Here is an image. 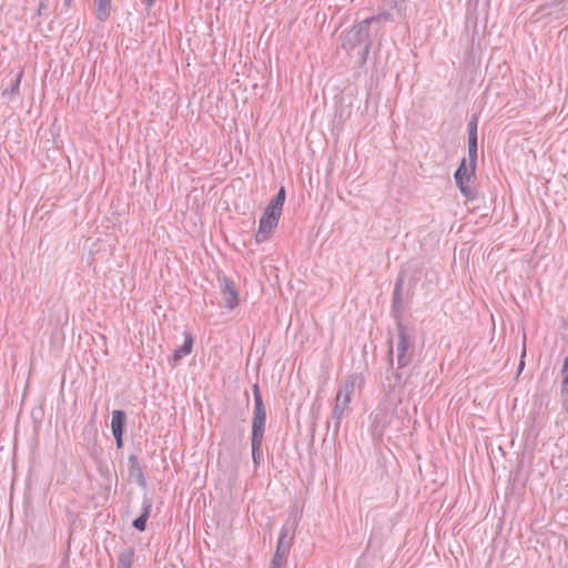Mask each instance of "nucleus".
Returning a JSON list of instances; mask_svg holds the SVG:
<instances>
[{
  "mask_svg": "<svg viewBox=\"0 0 568 568\" xmlns=\"http://www.w3.org/2000/svg\"><path fill=\"white\" fill-rule=\"evenodd\" d=\"M22 74H23L22 71L19 72V74L16 77V79L12 80L11 84L7 89L3 90L2 94L4 97L12 98L13 95L19 93Z\"/></svg>",
  "mask_w": 568,
  "mask_h": 568,
  "instance_id": "21",
  "label": "nucleus"
},
{
  "mask_svg": "<svg viewBox=\"0 0 568 568\" xmlns=\"http://www.w3.org/2000/svg\"><path fill=\"white\" fill-rule=\"evenodd\" d=\"M292 544H293V537H290V540H287V541L277 539L275 551H278V552L287 556Z\"/></svg>",
  "mask_w": 568,
  "mask_h": 568,
  "instance_id": "23",
  "label": "nucleus"
},
{
  "mask_svg": "<svg viewBox=\"0 0 568 568\" xmlns=\"http://www.w3.org/2000/svg\"><path fill=\"white\" fill-rule=\"evenodd\" d=\"M366 21H368V23L373 27V28H379V23L383 22V21H390L393 20V16L390 12L388 11H384V12H381L378 14H375V16H372L369 18H366L365 19Z\"/></svg>",
  "mask_w": 568,
  "mask_h": 568,
  "instance_id": "19",
  "label": "nucleus"
},
{
  "mask_svg": "<svg viewBox=\"0 0 568 568\" xmlns=\"http://www.w3.org/2000/svg\"><path fill=\"white\" fill-rule=\"evenodd\" d=\"M413 295H414V293H413V285H412L410 287H408V288H407V291H406V296H407V297H409V298H412V297H413Z\"/></svg>",
  "mask_w": 568,
  "mask_h": 568,
  "instance_id": "29",
  "label": "nucleus"
},
{
  "mask_svg": "<svg viewBox=\"0 0 568 568\" xmlns=\"http://www.w3.org/2000/svg\"><path fill=\"white\" fill-rule=\"evenodd\" d=\"M154 1H155V0H143V2H144V4H145L146 9H150V8L153 6Z\"/></svg>",
  "mask_w": 568,
  "mask_h": 568,
  "instance_id": "28",
  "label": "nucleus"
},
{
  "mask_svg": "<svg viewBox=\"0 0 568 568\" xmlns=\"http://www.w3.org/2000/svg\"><path fill=\"white\" fill-rule=\"evenodd\" d=\"M50 0H39L38 16H42L48 9Z\"/></svg>",
  "mask_w": 568,
  "mask_h": 568,
  "instance_id": "24",
  "label": "nucleus"
},
{
  "mask_svg": "<svg viewBox=\"0 0 568 568\" xmlns=\"http://www.w3.org/2000/svg\"><path fill=\"white\" fill-rule=\"evenodd\" d=\"M183 335H184L183 344L179 348H176L172 355V361L174 364H176L182 358H184L186 355H189L193 348V342H194L193 335L187 331H185Z\"/></svg>",
  "mask_w": 568,
  "mask_h": 568,
  "instance_id": "12",
  "label": "nucleus"
},
{
  "mask_svg": "<svg viewBox=\"0 0 568 568\" xmlns=\"http://www.w3.org/2000/svg\"><path fill=\"white\" fill-rule=\"evenodd\" d=\"M123 434L124 433H112L114 439H115V444H116V448H122L123 447Z\"/></svg>",
  "mask_w": 568,
  "mask_h": 568,
  "instance_id": "25",
  "label": "nucleus"
},
{
  "mask_svg": "<svg viewBox=\"0 0 568 568\" xmlns=\"http://www.w3.org/2000/svg\"><path fill=\"white\" fill-rule=\"evenodd\" d=\"M244 432H245V428L244 426H239L237 428V433H239V436L242 437L244 435Z\"/></svg>",
  "mask_w": 568,
  "mask_h": 568,
  "instance_id": "31",
  "label": "nucleus"
},
{
  "mask_svg": "<svg viewBox=\"0 0 568 568\" xmlns=\"http://www.w3.org/2000/svg\"><path fill=\"white\" fill-rule=\"evenodd\" d=\"M287 556L281 554L278 551H274V555L271 560V565L268 568H284L286 566Z\"/></svg>",
  "mask_w": 568,
  "mask_h": 568,
  "instance_id": "22",
  "label": "nucleus"
},
{
  "mask_svg": "<svg viewBox=\"0 0 568 568\" xmlns=\"http://www.w3.org/2000/svg\"><path fill=\"white\" fill-rule=\"evenodd\" d=\"M253 398H254V412L252 419V432L251 435H263L265 433L266 424V408L263 402L261 389L257 383L252 386Z\"/></svg>",
  "mask_w": 568,
  "mask_h": 568,
  "instance_id": "6",
  "label": "nucleus"
},
{
  "mask_svg": "<svg viewBox=\"0 0 568 568\" xmlns=\"http://www.w3.org/2000/svg\"><path fill=\"white\" fill-rule=\"evenodd\" d=\"M476 168L477 165H473L471 162H469V166H467L466 159L464 158L454 173L455 183L462 195L467 200L476 199V192L469 185L473 179H475Z\"/></svg>",
  "mask_w": 568,
  "mask_h": 568,
  "instance_id": "5",
  "label": "nucleus"
},
{
  "mask_svg": "<svg viewBox=\"0 0 568 568\" xmlns=\"http://www.w3.org/2000/svg\"><path fill=\"white\" fill-rule=\"evenodd\" d=\"M165 568H178V567L174 565H169V566H165Z\"/></svg>",
  "mask_w": 568,
  "mask_h": 568,
  "instance_id": "33",
  "label": "nucleus"
},
{
  "mask_svg": "<svg viewBox=\"0 0 568 568\" xmlns=\"http://www.w3.org/2000/svg\"><path fill=\"white\" fill-rule=\"evenodd\" d=\"M525 363L521 361L520 362V365H519V368L521 369L524 367Z\"/></svg>",
  "mask_w": 568,
  "mask_h": 568,
  "instance_id": "34",
  "label": "nucleus"
},
{
  "mask_svg": "<svg viewBox=\"0 0 568 568\" xmlns=\"http://www.w3.org/2000/svg\"><path fill=\"white\" fill-rule=\"evenodd\" d=\"M560 376L566 378L568 377V366L562 365Z\"/></svg>",
  "mask_w": 568,
  "mask_h": 568,
  "instance_id": "27",
  "label": "nucleus"
},
{
  "mask_svg": "<svg viewBox=\"0 0 568 568\" xmlns=\"http://www.w3.org/2000/svg\"><path fill=\"white\" fill-rule=\"evenodd\" d=\"M478 118L474 114L468 123V161L473 165H477L478 159V136H477Z\"/></svg>",
  "mask_w": 568,
  "mask_h": 568,
  "instance_id": "9",
  "label": "nucleus"
},
{
  "mask_svg": "<svg viewBox=\"0 0 568 568\" xmlns=\"http://www.w3.org/2000/svg\"><path fill=\"white\" fill-rule=\"evenodd\" d=\"M263 437V435H251L252 458L256 467L261 464V446Z\"/></svg>",
  "mask_w": 568,
  "mask_h": 568,
  "instance_id": "16",
  "label": "nucleus"
},
{
  "mask_svg": "<svg viewBox=\"0 0 568 568\" xmlns=\"http://www.w3.org/2000/svg\"><path fill=\"white\" fill-rule=\"evenodd\" d=\"M135 550L133 547H128L125 550L121 551L118 556V565L116 568H131L133 564Z\"/></svg>",
  "mask_w": 568,
  "mask_h": 568,
  "instance_id": "18",
  "label": "nucleus"
},
{
  "mask_svg": "<svg viewBox=\"0 0 568 568\" xmlns=\"http://www.w3.org/2000/svg\"><path fill=\"white\" fill-rule=\"evenodd\" d=\"M126 424V414L122 409H115L112 412L111 418V430L112 433H124Z\"/></svg>",
  "mask_w": 568,
  "mask_h": 568,
  "instance_id": "14",
  "label": "nucleus"
},
{
  "mask_svg": "<svg viewBox=\"0 0 568 568\" xmlns=\"http://www.w3.org/2000/svg\"><path fill=\"white\" fill-rule=\"evenodd\" d=\"M568 393V377H561L560 394L564 396Z\"/></svg>",
  "mask_w": 568,
  "mask_h": 568,
  "instance_id": "26",
  "label": "nucleus"
},
{
  "mask_svg": "<svg viewBox=\"0 0 568 568\" xmlns=\"http://www.w3.org/2000/svg\"><path fill=\"white\" fill-rule=\"evenodd\" d=\"M567 0H551L549 2H544L539 6V8L535 11L534 16L541 13L544 16L550 14L549 12H546L549 9L557 8L560 6H564Z\"/></svg>",
  "mask_w": 568,
  "mask_h": 568,
  "instance_id": "20",
  "label": "nucleus"
},
{
  "mask_svg": "<svg viewBox=\"0 0 568 568\" xmlns=\"http://www.w3.org/2000/svg\"><path fill=\"white\" fill-rule=\"evenodd\" d=\"M217 282L220 284V291L224 301V306L227 310H234L240 303L239 292L236 290L235 283L226 275H219Z\"/></svg>",
  "mask_w": 568,
  "mask_h": 568,
  "instance_id": "8",
  "label": "nucleus"
},
{
  "mask_svg": "<svg viewBox=\"0 0 568 568\" xmlns=\"http://www.w3.org/2000/svg\"><path fill=\"white\" fill-rule=\"evenodd\" d=\"M381 32V28H373L365 19L355 23L342 38V48L346 51L358 50L361 63H365L373 42Z\"/></svg>",
  "mask_w": 568,
  "mask_h": 568,
  "instance_id": "2",
  "label": "nucleus"
},
{
  "mask_svg": "<svg viewBox=\"0 0 568 568\" xmlns=\"http://www.w3.org/2000/svg\"><path fill=\"white\" fill-rule=\"evenodd\" d=\"M95 16L101 22L108 20L111 13V0H94Z\"/></svg>",
  "mask_w": 568,
  "mask_h": 568,
  "instance_id": "15",
  "label": "nucleus"
},
{
  "mask_svg": "<svg viewBox=\"0 0 568 568\" xmlns=\"http://www.w3.org/2000/svg\"><path fill=\"white\" fill-rule=\"evenodd\" d=\"M300 517L297 514H295L293 517H291L281 528L278 538L280 540H290V537L294 538L295 530L298 526Z\"/></svg>",
  "mask_w": 568,
  "mask_h": 568,
  "instance_id": "13",
  "label": "nucleus"
},
{
  "mask_svg": "<svg viewBox=\"0 0 568 568\" xmlns=\"http://www.w3.org/2000/svg\"><path fill=\"white\" fill-rule=\"evenodd\" d=\"M526 354V347L524 346L523 356Z\"/></svg>",
  "mask_w": 568,
  "mask_h": 568,
  "instance_id": "35",
  "label": "nucleus"
},
{
  "mask_svg": "<svg viewBox=\"0 0 568 568\" xmlns=\"http://www.w3.org/2000/svg\"><path fill=\"white\" fill-rule=\"evenodd\" d=\"M70 6H71V0H63V7H64L65 11L69 10Z\"/></svg>",
  "mask_w": 568,
  "mask_h": 568,
  "instance_id": "30",
  "label": "nucleus"
},
{
  "mask_svg": "<svg viewBox=\"0 0 568 568\" xmlns=\"http://www.w3.org/2000/svg\"><path fill=\"white\" fill-rule=\"evenodd\" d=\"M362 381L363 378L357 374L348 375L346 376L343 385L337 390L335 397V405L332 410V419L334 420V436H337L338 434L341 420L343 418L345 410L348 409V405L352 400L355 386L358 382L361 383Z\"/></svg>",
  "mask_w": 568,
  "mask_h": 568,
  "instance_id": "3",
  "label": "nucleus"
},
{
  "mask_svg": "<svg viewBox=\"0 0 568 568\" xmlns=\"http://www.w3.org/2000/svg\"><path fill=\"white\" fill-rule=\"evenodd\" d=\"M400 386H402V373H399L398 368H394V349H393V341H388V351H387V368L385 374V379L383 382V390L385 396L390 398L396 392L398 396L400 395ZM398 400L400 398L398 397Z\"/></svg>",
  "mask_w": 568,
  "mask_h": 568,
  "instance_id": "4",
  "label": "nucleus"
},
{
  "mask_svg": "<svg viewBox=\"0 0 568 568\" xmlns=\"http://www.w3.org/2000/svg\"><path fill=\"white\" fill-rule=\"evenodd\" d=\"M405 283V272L400 271L397 275L393 295H392V316L396 321L397 331V356L396 365L398 369H403L410 364L414 356V346L408 333V328L403 324V291Z\"/></svg>",
  "mask_w": 568,
  "mask_h": 568,
  "instance_id": "1",
  "label": "nucleus"
},
{
  "mask_svg": "<svg viewBox=\"0 0 568 568\" xmlns=\"http://www.w3.org/2000/svg\"><path fill=\"white\" fill-rule=\"evenodd\" d=\"M281 215L282 214H280V212H275L265 207L258 222L257 232L255 233V241L257 243H263L268 240L271 234L276 229Z\"/></svg>",
  "mask_w": 568,
  "mask_h": 568,
  "instance_id": "7",
  "label": "nucleus"
},
{
  "mask_svg": "<svg viewBox=\"0 0 568 568\" xmlns=\"http://www.w3.org/2000/svg\"><path fill=\"white\" fill-rule=\"evenodd\" d=\"M153 501L148 495L143 496L142 500V513L132 521V527L139 531H144L146 528V521L152 510Z\"/></svg>",
  "mask_w": 568,
  "mask_h": 568,
  "instance_id": "11",
  "label": "nucleus"
},
{
  "mask_svg": "<svg viewBox=\"0 0 568 568\" xmlns=\"http://www.w3.org/2000/svg\"><path fill=\"white\" fill-rule=\"evenodd\" d=\"M286 197V191L284 186H281L277 193L274 195V197L271 200L267 209H271L272 211L280 212L282 214L283 205Z\"/></svg>",
  "mask_w": 568,
  "mask_h": 568,
  "instance_id": "17",
  "label": "nucleus"
},
{
  "mask_svg": "<svg viewBox=\"0 0 568 568\" xmlns=\"http://www.w3.org/2000/svg\"><path fill=\"white\" fill-rule=\"evenodd\" d=\"M565 366H568V356L564 359V364Z\"/></svg>",
  "mask_w": 568,
  "mask_h": 568,
  "instance_id": "32",
  "label": "nucleus"
},
{
  "mask_svg": "<svg viewBox=\"0 0 568 568\" xmlns=\"http://www.w3.org/2000/svg\"><path fill=\"white\" fill-rule=\"evenodd\" d=\"M129 462V476L132 478L136 485L144 487L146 485V479L144 475V470L139 463V458L136 455L132 454L128 458Z\"/></svg>",
  "mask_w": 568,
  "mask_h": 568,
  "instance_id": "10",
  "label": "nucleus"
}]
</instances>
